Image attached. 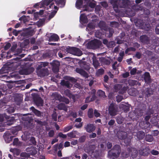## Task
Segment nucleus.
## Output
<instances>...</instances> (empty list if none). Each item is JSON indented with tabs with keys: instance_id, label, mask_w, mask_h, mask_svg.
<instances>
[{
	"instance_id": "nucleus-1",
	"label": "nucleus",
	"mask_w": 159,
	"mask_h": 159,
	"mask_svg": "<svg viewBox=\"0 0 159 159\" xmlns=\"http://www.w3.org/2000/svg\"><path fill=\"white\" fill-rule=\"evenodd\" d=\"M64 79L65 80H62L61 81V85L69 89L72 86V84L70 83L69 81L72 83H75L77 81L75 78L69 76H65L64 77Z\"/></svg>"
},
{
	"instance_id": "nucleus-2",
	"label": "nucleus",
	"mask_w": 159,
	"mask_h": 159,
	"mask_svg": "<svg viewBox=\"0 0 159 159\" xmlns=\"http://www.w3.org/2000/svg\"><path fill=\"white\" fill-rule=\"evenodd\" d=\"M53 0H44L41 2V7H44L48 6ZM56 3L60 7H63L65 4L66 0H54Z\"/></svg>"
},
{
	"instance_id": "nucleus-3",
	"label": "nucleus",
	"mask_w": 159,
	"mask_h": 159,
	"mask_svg": "<svg viewBox=\"0 0 159 159\" xmlns=\"http://www.w3.org/2000/svg\"><path fill=\"white\" fill-rule=\"evenodd\" d=\"M66 52L68 53L79 56L82 54V52L79 48L75 47L68 46L66 48Z\"/></svg>"
},
{
	"instance_id": "nucleus-4",
	"label": "nucleus",
	"mask_w": 159,
	"mask_h": 159,
	"mask_svg": "<svg viewBox=\"0 0 159 159\" xmlns=\"http://www.w3.org/2000/svg\"><path fill=\"white\" fill-rule=\"evenodd\" d=\"M102 44L101 42L99 40L94 39L88 43V46L90 48L95 49L98 48Z\"/></svg>"
},
{
	"instance_id": "nucleus-5",
	"label": "nucleus",
	"mask_w": 159,
	"mask_h": 159,
	"mask_svg": "<svg viewBox=\"0 0 159 159\" xmlns=\"http://www.w3.org/2000/svg\"><path fill=\"white\" fill-rule=\"evenodd\" d=\"M125 129L123 126L120 127L119 130L117 132V136L118 138L121 139H124L126 138L127 134L125 131Z\"/></svg>"
},
{
	"instance_id": "nucleus-6",
	"label": "nucleus",
	"mask_w": 159,
	"mask_h": 159,
	"mask_svg": "<svg viewBox=\"0 0 159 159\" xmlns=\"http://www.w3.org/2000/svg\"><path fill=\"white\" fill-rule=\"evenodd\" d=\"M108 111L110 115L114 116L117 114L118 109L114 104L111 103L109 106Z\"/></svg>"
},
{
	"instance_id": "nucleus-7",
	"label": "nucleus",
	"mask_w": 159,
	"mask_h": 159,
	"mask_svg": "<svg viewBox=\"0 0 159 159\" xmlns=\"http://www.w3.org/2000/svg\"><path fill=\"white\" fill-rule=\"evenodd\" d=\"M34 70V69L33 67L30 66L20 70L19 72V74L21 75H27L33 72Z\"/></svg>"
},
{
	"instance_id": "nucleus-8",
	"label": "nucleus",
	"mask_w": 159,
	"mask_h": 159,
	"mask_svg": "<svg viewBox=\"0 0 159 159\" xmlns=\"http://www.w3.org/2000/svg\"><path fill=\"white\" fill-rule=\"evenodd\" d=\"M50 64L52 67V70L53 72L55 73H58L59 71V66L60 65L59 62L57 61L53 60Z\"/></svg>"
},
{
	"instance_id": "nucleus-9",
	"label": "nucleus",
	"mask_w": 159,
	"mask_h": 159,
	"mask_svg": "<svg viewBox=\"0 0 159 159\" xmlns=\"http://www.w3.org/2000/svg\"><path fill=\"white\" fill-rule=\"evenodd\" d=\"M33 99L34 102L37 106L38 107L43 106V101L40 97L36 96L34 97Z\"/></svg>"
},
{
	"instance_id": "nucleus-10",
	"label": "nucleus",
	"mask_w": 159,
	"mask_h": 159,
	"mask_svg": "<svg viewBox=\"0 0 159 159\" xmlns=\"http://www.w3.org/2000/svg\"><path fill=\"white\" fill-rule=\"evenodd\" d=\"M84 128L87 132L90 133L94 131L96 127L93 124L89 123L85 125Z\"/></svg>"
},
{
	"instance_id": "nucleus-11",
	"label": "nucleus",
	"mask_w": 159,
	"mask_h": 159,
	"mask_svg": "<svg viewBox=\"0 0 159 159\" xmlns=\"http://www.w3.org/2000/svg\"><path fill=\"white\" fill-rule=\"evenodd\" d=\"M48 73V69L43 68L38 71L37 73L39 76L42 77L48 75L49 74Z\"/></svg>"
},
{
	"instance_id": "nucleus-12",
	"label": "nucleus",
	"mask_w": 159,
	"mask_h": 159,
	"mask_svg": "<svg viewBox=\"0 0 159 159\" xmlns=\"http://www.w3.org/2000/svg\"><path fill=\"white\" fill-rule=\"evenodd\" d=\"M5 117L6 119L7 124L8 125H12L14 122L15 121V120L14 117L13 116L10 117L9 116L5 115Z\"/></svg>"
},
{
	"instance_id": "nucleus-13",
	"label": "nucleus",
	"mask_w": 159,
	"mask_h": 159,
	"mask_svg": "<svg viewBox=\"0 0 159 159\" xmlns=\"http://www.w3.org/2000/svg\"><path fill=\"white\" fill-rule=\"evenodd\" d=\"M140 41L142 43L148 44L150 42V39L146 35H143L139 37Z\"/></svg>"
},
{
	"instance_id": "nucleus-14",
	"label": "nucleus",
	"mask_w": 159,
	"mask_h": 159,
	"mask_svg": "<svg viewBox=\"0 0 159 159\" xmlns=\"http://www.w3.org/2000/svg\"><path fill=\"white\" fill-rule=\"evenodd\" d=\"M139 125L142 129H148L150 128V124L148 121H144L140 122Z\"/></svg>"
},
{
	"instance_id": "nucleus-15",
	"label": "nucleus",
	"mask_w": 159,
	"mask_h": 159,
	"mask_svg": "<svg viewBox=\"0 0 159 159\" xmlns=\"http://www.w3.org/2000/svg\"><path fill=\"white\" fill-rule=\"evenodd\" d=\"M77 73L80 74L83 77H85L86 78H88L89 77L88 74L85 71L83 70L77 68L75 70Z\"/></svg>"
},
{
	"instance_id": "nucleus-16",
	"label": "nucleus",
	"mask_w": 159,
	"mask_h": 159,
	"mask_svg": "<svg viewBox=\"0 0 159 159\" xmlns=\"http://www.w3.org/2000/svg\"><path fill=\"white\" fill-rule=\"evenodd\" d=\"M144 79L145 83L149 84L151 82L150 74L148 72H145L144 74Z\"/></svg>"
},
{
	"instance_id": "nucleus-17",
	"label": "nucleus",
	"mask_w": 159,
	"mask_h": 159,
	"mask_svg": "<svg viewBox=\"0 0 159 159\" xmlns=\"http://www.w3.org/2000/svg\"><path fill=\"white\" fill-rule=\"evenodd\" d=\"M30 109V110L33 111L35 115L38 117H41L43 114L42 112H41L39 111L36 109L34 107H31Z\"/></svg>"
},
{
	"instance_id": "nucleus-18",
	"label": "nucleus",
	"mask_w": 159,
	"mask_h": 159,
	"mask_svg": "<svg viewBox=\"0 0 159 159\" xmlns=\"http://www.w3.org/2000/svg\"><path fill=\"white\" fill-rule=\"evenodd\" d=\"M3 138L5 142L7 143H9L13 138V136L10 135L9 134H4L3 136Z\"/></svg>"
},
{
	"instance_id": "nucleus-19",
	"label": "nucleus",
	"mask_w": 159,
	"mask_h": 159,
	"mask_svg": "<svg viewBox=\"0 0 159 159\" xmlns=\"http://www.w3.org/2000/svg\"><path fill=\"white\" fill-rule=\"evenodd\" d=\"M101 64L104 65H109L111 63L110 60L107 59L104 57H102L99 59Z\"/></svg>"
},
{
	"instance_id": "nucleus-20",
	"label": "nucleus",
	"mask_w": 159,
	"mask_h": 159,
	"mask_svg": "<svg viewBox=\"0 0 159 159\" xmlns=\"http://www.w3.org/2000/svg\"><path fill=\"white\" fill-rule=\"evenodd\" d=\"M120 152L111 150L108 152V155L111 157H117L120 154Z\"/></svg>"
},
{
	"instance_id": "nucleus-21",
	"label": "nucleus",
	"mask_w": 159,
	"mask_h": 159,
	"mask_svg": "<svg viewBox=\"0 0 159 159\" xmlns=\"http://www.w3.org/2000/svg\"><path fill=\"white\" fill-rule=\"evenodd\" d=\"M59 39L58 36L56 34H53L51 35L49 39V41H57Z\"/></svg>"
},
{
	"instance_id": "nucleus-22",
	"label": "nucleus",
	"mask_w": 159,
	"mask_h": 159,
	"mask_svg": "<svg viewBox=\"0 0 159 159\" xmlns=\"http://www.w3.org/2000/svg\"><path fill=\"white\" fill-rule=\"evenodd\" d=\"M80 21L82 23H87L88 22V20L87 16L84 14H81L80 16Z\"/></svg>"
},
{
	"instance_id": "nucleus-23",
	"label": "nucleus",
	"mask_w": 159,
	"mask_h": 159,
	"mask_svg": "<svg viewBox=\"0 0 159 159\" xmlns=\"http://www.w3.org/2000/svg\"><path fill=\"white\" fill-rule=\"evenodd\" d=\"M128 82L129 85L132 86L137 85L139 86L140 85V83L136 80H129Z\"/></svg>"
},
{
	"instance_id": "nucleus-24",
	"label": "nucleus",
	"mask_w": 159,
	"mask_h": 159,
	"mask_svg": "<svg viewBox=\"0 0 159 159\" xmlns=\"http://www.w3.org/2000/svg\"><path fill=\"white\" fill-rule=\"evenodd\" d=\"M128 93L131 96H135L137 94V90L134 88L130 89L128 90Z\"/></svg>"
},
{
	"instance_id": "nucleus-25",
	"label": "nucleus",
	"mask_w": 159,
	"mask_h": 159,
	"mask_svg": "<svg viewBox=\"0 0 159 159\" xmlns=\"http://www.w3.org/2000/svg\"><path fill=\"white\" fill-rule=\"evenodd\" d=\"M145 136V133L142 131H139L137 133V137L139 140L143 139Z\"/></svg>"
},
{
	"instance_id": "nucleus-26",
	"label": "nucleus",
	"mask_w": 159,
	"mask_h": 159,
	"mask_svg": "<svg viewBox=\"0 0 159 159\" xmlns=\"http://www.w3.org/2000/svg\"><path fill=\"white\" fill-rule=\"evenodd\" d=\"M98 27L101 29L105 30L106 29V24L105 22L103 21H100L98 23Z\"/></svg>"
},
{
	"instance_id": "nucleus-27",
	"label": "nucleus",
	"mask_w": 159,
	"mask_h": 159,
	"mask_svg": "<svg viewBox=\"0 0 159 159\" xmlns=\"http://www.w3.org/2000/svg\"><path fill=\"white\" fill-rule=\"evenodd\" d=\"M14 100L15 102H17V104L18 105H20L22 101V99L21 97L17 95L15 96Z\"/></svg>"
},
{
	"instance_id": "nucleus-28",
	"label": "nucleus",
	"mask_w": 159,
	"mask_h": 159,
	"mask_svg": "<svg viewBox=\"0 0 159 159\" xmlns=\"http://www.w3.org/2000/svg\"><path fill=\"white\" fill-rule=\"evenodd\" d=\"M57 108L58 109L60 110H63L65 111H66L67 108L65 104L63 103H60L58 105Z\"/></svg>"
},
{
	"instance_id": "nucleus-29",
	"label": "nucleus",
	"mask_w": 159,
	"mask_h": 159,
	"mask_svg": "<svg viewBox=\"0 0 159 159\" xmlns=\"http://www.w3.org/2000/svg\"><path fill=\"white\" fill-rule=\"evenodd\" d=\"M64 93L66 96L70 98H72L74 99L75 98L74 96L72 95L69 89H67L65 90L64 91Z\"/></svg>"
},
{
	"instance_id": "nucleus-30",
	"label": "nucleus",
	"mask_w": 159,
	"mask_h": 159,
	"mask_svg": "<svg viewBox=\"0 0 159 159\" xmlns=\"http://www.w3.org/2000/svg\"><path fill=\"white\" fill-rule=\"evenodd\" d=\"M116 121L119 124H122L124 120L123 118L121 116H119L116 117Z\"/></svg>"
},
{
	"instance_id": "nucleus-31",
	"label": "nucleus",
	"mask_w": 159,
	"mask_h": 159,
	"mask_svg": "<svg viewBox=\"0 0 159 159\" xmlns=\"http://www.w3.org/2000/svg\"><path fill=\"white\" fill-rule=\"evenodd\" d=\"M153 91L151 88H147L146 89L145 94L147 97L150 96L153 93Z\"/></svg>"
},
{
	"instance_id": "nucleus-32",
	"label": "nucleus",
	"mask_w": 159,
	"mask_h": 159,
	"mask_svg": "<svg viewBox=\"0 0 159 159\" xmlns=\"http://www.w3.org/2000/svg\"><path fill=\"white\" fill-rule=\"evenodd\" d=\"M88 116L89 118H92L93 117V110L92 108L89 109L88 111Z\"/></svg>"
},
{
	"instance_id": "nucleus-33",
	"label": "nucleus",
	"mask_w": 159,
	"mask_h": 159,
	"mask_svg": "<svg viewBox=\"0 0 159 159\" xmlns=\"http://www.w3.org/2000/svg\"><path fill=\"white\" fill-rule=\"evenodd\" d=\"M145 139L147 141L151 142L153 140V138L151 135L147 134L145 136Z\"/></svg>"
},
{
	"instance_id": "nucleus-34",
	"label": "nucleus",
	"mask_w": 159,
	"mask_h": 159,
	"mask_svg": "<svg viewBox=\"0 0 159 159\" xmlns=\"http://www.w3.org/2000/svg\"><path fill=\"white\" fill-rule=\"evenodd\" d=\"M83 3V0H77L75 3V6L77 8H80L81 7Z\"/></svg>"
},
{
	"instance_id": "nucleus-35",
	"label": "nucleus",
	"mask_w": 159,
	"mask_h": 159,
	"mask_svg": "<svg viewBox=\"0 0 159 159\" xmlns=\"http://www.w3.org/2000/svg\"><path fill=\"white\" fill-rule=\"evenodd\" d=\"M120 145H116L113 146L112 148L111 149L112 150L118 152H120Z\"/></svg>"
},
{
	"instance_id": "nucleus-36",
	"label": "nucleus",
	"mask_w": 159,
	"mask_h": 159,
	"mask_svg": "<svg viewBox=\"0 0 159 159\" xmlns=\"http://www.w3.org/2000/svg\"><path fill=\"white\" fill-rule=\"evenodd\" d=\"M86 136L85 135H82L78 139V142L81 143L84 142L86 139Z\"/></svg>"
},
{
	"instance_id": "nucleus-37",
	"label": "nucleus",
	"mask_w": 159,
	"mask_h": 159,
	"mask_svg": "<svg viewBox=\"0 0 159 159\" xmlns=\"http://www.w3.org/2000/svg\"><path fill=\"white\" fill-rule=\"evenodd\" d=\"M97 94L98 96L101 97H104L106 96L105 92L102 90H99L97 92Z\"/></svg>"
},
{
	"instance_id": "nucleus-38",
	"label": "nucleus",
	"mask_w": 159,
	"mask_h": 159,
	"mask_svg": "<svg viewBox=\"0 0 159 159\" xmlns=\"http://www.w3.org/2000/svg\"><path fill=\"white\" fill-rule=\"evenodd\" d=\"M104 70L102 68L100 69L97 71L96 72V75L97 76H99L104 74Z\"/></svg>"
},
{
	"instance_id": "nucleus-39",
	"label": "nucleus",
	"mask_w": 159,
	"mask_h": 159,
	"mask_svg": "<svg viewBox=\"0 0 159 159\" xmlns=\"http://www.w3.org/2000/svg\"><path fill=\"white\" fill-rule=\"evenodd\" d=\"M115 45V43L114 41H111L108 42L107 46L108 48H111L114 47Z\"/></svg>"
},
{
	"instance_id": "nucleus-40",
	"label": "nucleus",
	"mask_w": 159,
	"mask_h": 159,
	"mask_svg": "<svg viewBox=\"0 0 159 159\" xmlns=\"http://www.w3.org/2000/svg\"><path fill=\"white\" fill-rule=\"evenodd\" d=\"M93 64L95 68L97 69L99 66L100 63L97 60H93Z\"/></svg>"
},
{
	"instance_id": "nucleus-41",
	"label": "nucleus",
	"mask_w": 159,
	"mask_h": 159,
	"mask_svg": "<svg viewBox=\"0 0 159 159\" xmlns=\"http://www.w3.org/2000/svg\"><path fill=\"white\" fill-rule=\"evenodd\" d=\"M30 141L31 143V145H36V141L35 138L34 137H31L30 140Z\"/></svg>"
},
{
	"instance_id": "nucleus-42",
	"label": "nucleus",
	"mask_w": 159,
	"mask_h": 159,
	"mask_svg": "<svg viewBox=\"0 0 159 159\" xmlns=\"http://www.w3.org/2000/svg\"><path fill=\"white\" fill-rule=\"evenodd\" d=\"M141 155L144 156H147L148 154V152L145 149H143L140 152Z\"/></svg>"
},
{
	"instance_id": "nucleus-43",
	"label": "nucleus",
	"mask_w": 159,
	"mask_h": 159,
	"mask_svg": "<svg viewBox=\"0 0 159 159\" xmlns=\"http://www.w3.org/2000/svg\"><path fill=\"white\" fill-rule=\"evenodd\" d=\"M30 152V153L32 155H34L36 154L37 152V150L34 148H31Z\"/></svg>"
},
{
	"instance_id": "nucleus-44",
	"label": "nucleus",
	"mask_w": 159,
	"mask_h": 159,
	"mask_svg": "<svg viewBox=\"0 0 159 159\" xmlns=\"http://www.w3.org/2000/svg\"><path fill=\"white\" fill-rule=\"evenodd\" d=\"M73 128L72 126L70 125L65 127L63 129L64 132H66L71 129Z\"/></svg>"
},
{
	"instance_id": "nucleus-45",
	"label": "nucleus",
	"mask_w": 159,
	"mask_h": 159,
	"mask_svg": "<svg viewBox=\"0 0 159 159\" xmlns=\"http://www.w3.org/2000/svg\"><path fill=\"white\" fill-rule=\"evenodd\" d=\"M52 119L54 121L57 120V114L56 112H54L52 115Z\"/></svg>"
},
{
	"instance_id": "nucleus-46",
	"label": "nucleus",
	"mask_w": 159,
	"mask_h": 159,
	"mask_svg": "<svg viewBox=\"0 0 159 159\" xmlns=\"http://www.w3.org/2000/svg\"><path fill=\"white\" fill-rule=\"evenodd\" d=\"M67 135L70 138H75L76 137V135L74 134L73 131H71L70 133H68Z\"/></svg>"
},
{
	"instance_id": "nucleus-47",
	"label": "nucleus",
	"mask_w": 159,
	"mask_h": 159,
	"mask_svg": "<svg viewBox=\"0 0 159 159\" xmlns=\"http://www.w3.org/2000/svg\"><path fill=\"white\" fill-rule=\"evenodd\" d=\"M122 155L123 157L124 158H128L130 156V153L129 152H124L122 153Z\"/></svg>"
},
{
	"instance_id": "nucleus-48",
	"label": "nucleus",
	"mask_w": 159,
	"mask_h": 159,
	"mask_svg": "<svg viewBox=\"0 0 159 159\" xmlns=\"http://www.w3.org/2000/svg\"><path fill=\"white\" fill-rule=\"evenodd\" d=\"M137 72V69L136 68H133L130 71V74L131 75H135Z\"/></svg>"
},
{
	"instance_id": "nucleus-49",
	"label": "nucleus",
	"mask_w": 159,
	"mask_h": 159,
	"mask_svg": "<svg viewBox=\"0 0 159 159\" xmlns=\"http://www.w3.org/2000/svg\"><path fill=\"white\" fill-rule=\"evenodd\" d=\"M44 10H39V12H36L34 13V16H36V15H42L43 14Z\"/></svg>"
},
{
	"instance_id": "nucleus-50",
	"label": "nucleus",
	"mask_w": 159,
	"mask_h": 159,
	"mask_svg": "<svg viewBox=\"0 0 159 159\" xmlns=\"http://www.w3.org/2000/svg\"><path fill=\"white\" fill-rule=\"evenodd\" d=\"M7 115L5 114H1L0 115V122H3L5 121V115Z\"/></svg>"
},
{
	"instance_id": "nucleus-51",
	"label": "nucleus",
	"mask_w": 159,
	"mask_h": 159,
	"mask_svg": "<svg viewBox=\"0 0 159 159\" xmlns=\"http://www.w3.org/2000/svg\"><path fill=\"white\" fill-rule=\"evenodd\" d=\"M54 135V131L53 130H50L48 133V135L50 137H52Z\"/></svg>"
},
{
	"instance_id": "nucleus-52",
	"label": "nucleus",
	"mask_w": 159,
	"mask_h": 159,
	"mask_svg": "<svg viewBox=\"0 0 159 159\" xmlns=\"http://www.w3.org/2000/svg\"><path fill=\"white\" fill-rule=\"evenodd\" d=\"M116 101L118 102H120L123 99L122 96L118 95L116 97Z\"/></svg>"
},
{
	"instance_id": "nucleus-53",
	"label": "nucleus",
	"mask_w": 159,
	"mask_h": 159,
	"mask_svg": "<svg viewBox=\"0 0 159 159\" xmlns=\"http://www.w3.org/2000/svg\"><path fill=\"white\" fill-rule=\"evenodd\" d=\"M58 136L63 139H66L67 137L66 135L63 134L61 132H60L58 133Z\"/></svg>"
},
{
	"instance_id": "nucleus-54",
	"label": "nucleus",
	"mask_w": 159,
	"mask_h": 159,
	"mask_svg": "<svg viewBox=\"0 0 159 159\" xmlns=\"http://www.w3.org/2000/svg\"><path fill=\"white\" fill-rule=\"evenodd\" d=\"M109 34L108 36L109 37H111L112 35L114 33V31L112 29L110 28L109 29Z\"/></svg>"
},
{
	"instance_id": "nucleus-55",
	"label": "nucleus",
	"mask_w": 159,
	"mask_h": 159,
	"mask_svg": "<svg viewBox=\"0 0 159 159\" xmlns=\"http://www.w3.org/2000/svg\"><path fill=\"white\" fill-rule=\"evenodd\" d=\"M123 109L124 111L125 112H127L129 111V107L125 105H123Z\"/></svg>"
},
{
	"instance_id": "nucleus-56",
	"label": "nucleus",
	"mask_w": 159,
	"mask_h": 159,
	"mask_svg": "<svg viewBox=\"0 0 159 159\" xmlns=\"http://www.w3.org/2000/svg\"><path fill=\"white\" fill-rule=\"evenodd\" d=\"M19 139L18 138H15L14 139L13 144L14 145H17L18 144Z\"/></svg>"
},
{
	"instance_id": "nucleus-57",
	"label": "nucleus",
	"mask_w": 159,
	"mask_h": 159,
	"mask_svg": "<svg viewBox=\"0 0 159 159\" xmlns=\"http://www.w3.org/2000/svg\"><path fill=\"white\" fill-rule=\"evenodd\" d=\"M56 11H54L52 12L51 14L49 16L48 18L49 19H51L55 15V14L56 13Z\"/></svg>"
},
{
	"instance_id": "nucleus-58",
	"label": "nucleus",
	"mask_w": 159,
	"mask_h": 159,
	"mask_svg": "<svg viewBox=\"0 0 159 159\" xmlns=\"http://www.w3.org/2000/svg\"><path fill=\"white\" fill-rule=\"evenodd\" d=\"M94 115L96 117H99L100 116V114L98 112V111L96 109H95L94 112Z\"/></svg>"
},
{
	"instance_id": "nucleus-59",
	"label": "nucleus",
	"mask_w": 159,
	"mask_h": 159,
	"mask_svg": "<svg viewBox=\"0 0 159 159\" xmlns=\"http://www.w3.org/2000/svg\"><path fill=\"white\" fill-rule=\"evenodd\" d=\"M127 90V87H124L121 90H120L119 92L122 94H123L125 93Z\"/></svg>"
},
{
	"instance_id": "nucleus-60",
	"label": "nucleus",
	"mask_w": 159,
	"mask_h": 159,
	"mask_svg": "<svg viewBox=\"0 0 159 159\" xmlns=\"http://www.w3.org/2000/svg\"><path fill=\"white\" fill-rule=\"evenodd\" d=\"M34 121L35 122H36L38 124L41 125H44L43 123L41 121L39 120L38 119H35Z\"/></svg>"
},
{
	"instance_id": "nucleus-61",
	"label": "nucleus",
	"mask_w": 159,
	"mask_h": 159,
	"mask_svg": "<svg viewBox=\"0 0 159 159\" xmlns=\"http://www.w3.org/2000/svg\"><path fill=\"white\" fill-rule=\"evenodd\" d=\"M11 46V44L9 43H7L4 47L5 50H8Z\"/></svg>"
},
{
	"instance_id": "nucleus-62",
	"label": "nucleus",
	"mask_w": 159,
	"mask_h": 159,
	"mask_svg": "<svg viewBox=\"0 0 159 159\" xmlns=\"http://www.w3.org/2000/svg\"><path fill=\"white\" fill-rule=\"evenodd\" d=\"M88 6L91 8H94L95 6V4L91 1L88 4Z\"/></svg>"
},
{
	"instance_id": "nucleus-63",
	"label": "nucleus",
	"mask_w": 159,
	"mask_h": 159,
	"mask_svg": "<svg viewBox=\"0 0 159 159\" xmlns=\"http://www.w3.org/2000/svg\"><path fill=\"white\" fill-rule=\"evenodd\" d=\"M115 122L114 119H111L108 122V124L110 126H112L114 125Z\"/></svg>"
},
{
	"instance_id": "nucleus-64",
	"label": "nucleus",
	"mask_w": 159,
	"mask_h": 159,
	"mask_svg": "<svg viewBox=\"0 0 159 159\" xmlns=\"http://www.w3.org/2000/svg\"><path fill=\"white\" fill-rule=\"evenodd\" d=\"M11 78L16 77L17 76V75L15 72H13L10 74V76Z\"/></svg>"
}]
</instances>
